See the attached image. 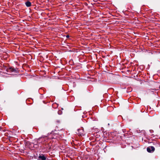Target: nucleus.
Segmentation results:
<instances>
[{
  "label": "nucleus",
  "instance_id": "10",
  "mask_svg": "<svg viewBox=\"0 0 160 160\" xmlns=\"http://www.w3.org/2000/svg\"><path fill=\"white\" fill-rule=\"evenodd\" d=\"M41 138V137L39 138L38 139V140H39Z\"/></svg>",
  "mask_w": 160,
  "mask_h": 160
},
{
  "label": "nucleus",
  "instance_id": "1",
  "mask_svg": "<svg viewBox=\"0 0 160 160\" xmlns=\"http://www.w3.org/2000/svg\"><path fill=\"white\" fill-rule=\"evenodd\" d=\"M6 71L8 73V74L12 75H15L19 72L18 68H15L12 67L7 68Z\"/></svg>",
  "mask_w": 160,
  "mask_h": 160
},
{
  "label": "nucleus",
  "instance_id": "8",
  "mask_svg": "<svg viewBox=\"0 0 160 160\" xmlns=\"http://www.w3.org/2000/svg\"><path fill=\"white\" fill-rule=\"evenodd\" d=\"M69 37V35H67L66 36V37H67V38H68Z\"/></svg>",
  "mask_w": 160,
  "mask_h": 160
},
{
  "label": "nucleus",
  "instance_id": "2",
  "mask_svg": "<svg viewBox=\"0 0 160 160\" xmlns=\"http://www.w3.org/2000/svg\"><path fill=\"white\" fill-rule=\"evenodd\" d=\"M155 148L153 146H149L147 148V151L150 153H152L155 151Z\"/></svg>",
  "mask_w": 160,
  "mask_h": 160
},
{
  "label": "nucleus",
  "instance_id": "9",
  "mask_svg": "<svg viewBox=\"0 0 160 160\" xmlns=\"http://www.w3.org/2000/svg\"><path fill=\"white\" fill-rule=\"evenodd\" d=\"M2 131L4 132H5L6 131V130H5V129H2Z\"/></svg>",
  "mask_w": 160,
  "mask_h": 160
},
{
  "label": "nucleus",
  "instance_id": "4",
  "mask_svg": "<svg viewBox=\"0 0 160 160\" xmlns=\"http://www.w3.org/2000/svg\"><path fill=\"white\" fill-rule=\"evenodd\" d=\"M25 4L27 7H30L31 6V2L28 0L25 2Z\"/></svg>",
  "mask_w": 160,
  "mask_h": 160
},
{
  "label": "nucleus",
  "instance_id": "6",
  "mask_svg": "<svg viewBox=\"0 0 160 160\" xmlns=\"http://www.w3.org/2000/svg\"><path fill=\"white\" fill-rule=\"evenodd\" d=\"M152 143L153 144V145H156V144H157V143L156 142H150V143Z\"/></svg>",
  "mask_w": 160,
  "mask_h": 160
},
{
  "label": "nucleus",
  "instance_id": "3",
  "mask_svg": "<svg viewBox=\"0 0 160 160\" xmlns=\"http://www.w3.org/2000/svg\"><path fill=\"white\" fill-rule=\"evenodd\" d=\"M39 160H48V158H46V156L43 154L40 155L38 157Z\"/></svg>",
  "mask_w": 160,
  "mask_h": 160
},
{
  "label": "nucleus",
  "instance_id": "11",
  "mask_svg": "<svg viewBox=\"0 0 160 160\" xmlns=\"http://www.w3.org/2000/svg\"><path fill=\"white\" fill-rule=\"evenodd\" d=\"M159 89H160V86H159Z\"/></svg>",
  "mask_w": 160,
  "mask_h": 160
},
{
  "label": "nucleus",
  "instance_id": "5",
  "mask_svg": "<svg viewBox=\"0 0 160 160\" xmlns=\"http://www.w3.org/2000/svg\"><path fill=\"white\" fill-rule=\"evenodd\" d=\"M24 143L26 146H30L31 145V142L26 140L24 141Z\"/></svg>",
  "mask_w": 160,
  "mask_h": 160
},
{
  "label": "nucleus",
  "instance_id": "7",
  "mask_svg": "<svg viewBox=\"0 0 160 160\" xmlns=\"http://www.w3.org/2000/svg\"><path fill=\"white\" fill-rule=\"evenodd\" d=\"M150 131L151 132H153V130H150Z\"/></svg>",
  "mask_w": 160,
  "mask_h": 160
},
{
  "label": "nucleus",
  "instance_id": "12",
  "mask_svg": "<svg viewBox=\"0 0 160 160\" xmlns=\"http://www.w3.org/2000/svg\"><path fill=\"white\" fill-rule=\"evenodd\" d=\"M81 130H82V129H81V130H79V131H80Z\"/></svg>",
  "mask_w": 160,
  "mask_h": 160
}]
</instances>
